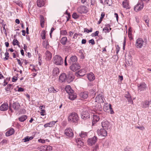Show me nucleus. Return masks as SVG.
Segmentation results:
<instances>
[{
    "label": "nucleus",
    "mask_w": 151,
    "mask_h": 151,
    "mask_svg": "<svg viewBox=\"0 0 151 151\" xmlns=\"http://www.w3.org/2000/svg\"><path fill=\"white\" fill-rule=\"evenodd\" d=\"M79 119V117L77 113L73 112L70 114L68 117V120L71 123H76Z\"/></svg>",
    "instance_id": "f257e3e1"
},
{
    "label": "nucleus",
    "mask_w": 151,
    "mask_h": 151,
    "mask_svg": "<svg viewBox=\"0 0 151 151\" xmlns=\"http://www.w3.org/2000/svg\"><path fill=\"white\" fill-rule=\"evenodd\" d=\"M53 62L57 65H62L63 63V60L61 56L56 55L53 57Z\"/></svg>",
    "instance_id": "f03ea898"
},
{
    "label": "nucleus",
    "mask_w": 151,
    "mask_h": 151,
    "mask_svg": "<svg viewBox=\"0 0 151 151\" xmlns=\"http://www.w3.org/2000/svg\"><path fill=\"white\" fill-rule=\"evenodd\" d=\"M20 106L19 104L17 102H15L12 104H10L9 109L12 112H13L12 108H13L14 110L17 111L20 108Z\"/></svg>",
    "instance_id": "7ed1b4c3"
},
{
    "label": "nucleus",
    "mask_w": 151,
    "mask_h": 151,
    "mask_svg": "<svg viewBox=\"0 0 151 151\" xmlns=\"http://www.w3.org/2000/svg\"><path fill=\"white\" fill-rule=\"evenodd\" d=\"M144 3L141 1H139L137 4L134 7V9L137 12L141 10L143 8Z\"/></svg>",
    "instance_id": "20e7f679"
},
{
    "label": "nucleus",
    "mask_w": 151,
    "mask_h": 151,
    "mask_svg": "<svg viewBox=\"0 0 151 151\" xmlns=\"http://www.w3.org/2000/svg\"><path fill=\"white\" fill-rule=\"evenodd\" d=\"M144 41L141 38H139L136 40L135 43V46L137 48H141L142 46L144 43Z\"/></svg>",
    "instance_id": "39448f33"
},
{
    "label": "nucleus",
    "mask_w": 151,
    "mask_h": 151,
    "mask_svg": "<svg viewBox=\"0 0 151 151\" xmlns=\"http://www.w3.org/2000/svg\"><path fill=\"white\" fill-rule=\"evenodd\" d=\"M95 102L99 103H103L104 102L103 96L102 93L98 95L96 97Z\"/></svg>",
    "instance_id": "423d86ee"
},
{
    "label": "nucleus",
    "mask_w": 151,
    "mask_h": 151,
    "mask_svg": "<svg viewBox=\"0 0 151 151\" xmlns=\"http://www.w3.org/2000/svg\"><path fill=\"white\" fill-rule=\"evenodd\" d=\"M65 134L69 137H73V133L72 129L68 128L66 129L64 131Z\"/></svg>",
    "instance_id": "0eeeda50"
},
{
    "label": "nucleus",
    "mask_w": 151,
    "mask_h": 151,
    "mask_svg": "<svg viewBox=\"0 0 151 151\" xmlns=\"http://www.w3.org/2000/svg\"><path fill=\"white\" fill-rule=\"evenodd\" d=\"M97 132L99 135L101 136L105 137L107 135V133L106 129L101 128L97 130Z\"/></svg>",
    "instance_id": "6e6552de"
},
{
    "label": "nucleus",
    "mask_w": 151,
    "mask_h": 151,
    "mask_svg": "<svg viewBox=\"0 0 151 151\" xmlns=\"http://www.w3.org/2000/svg\"><path fill=\"white\" fill-rule=\"evenodd\" d=\"M97 141V138L96 137L94 136L93 137L88 139V142L89 145L92 146Z\"/></svg>",
    "instance_id": "1a4fd4ad"
},
{
    "label": "nucleus",
    "mask_w": 151,
    "mask_h": 151,
    "mask_svg": "<svg viewBox=\"0 0 151 151\" xmlns=\"http://www.w3.org/2000/svg\"><path fill=\"white\" fill-rule=\"evenodd\" d=\"M71 64L72 65L70 66V68L73 71H75L80 68V65L78 64L74 63Z\"/></svg>",
    "instance_id": "9d476101"
},
{
    "label": "nucleus",
    "mask_w": 151,
    "mask_h": 151,
    "mask_svg": "<svg viewBox=\"0 0 151 151\" xmlns=\"http://www.w3.org/2000/svg\"><path fill=\"white\" fill-rule=\"evenodd\" d=\"M102 126L103 128L108 129L110 128V124L107 121H104L102 123Z\"/></svg>",
    "instance_id": "9b49d317"
},
{
    "label": "nucleus",
    "mask_w": 151,
    "mask_h": 151,
    "mask_svg": "<svg viewBox=\"0 0 151 151\" xmlns=\"http://www.w3.org/2000/svg\"><path fill=\"white\" fill-rule=\"evenodd\" d=\"M146 85L144 83H142L138 85V89L140 91H144L146 88Z\"/></svg>",
    "instance_id": "f8f14e48"
},
{
    "label": "nucleus",
    "mask_w": 151,
    "mask_h": 151,
    "mask_svg": "<svg viewBox=\"0 0 151 151\" xmlns=\"http://www.w3.org/2000/svg\"><path fill=\"white\" fill-rule=\"evenodd\" d=\"M74 79V76L72 72H70L68 75V77L67 76L66 81L69 83L72 81Z\"/></svg>",
    "instance_id": "ddd939ff"
},
{
    "label": "nucleus",
    "mask_w": 151,
    "mask_h": 151,
    "mask_svg": "<svg viewBox=\"0 0 151 151\" xmlns=\"http://www.w3.org/2000/svg\"><path fill=\"white\" fill-rule=\"evenodd\" d=\"M67 76L65 73H63L60 76L59 81L60 82L66 81Z\"/></svg>",
    "instance_id": "4468645a"
},
{
    "label": "nucleus",
    "mask_w": 151,
    "mask_h": 151,
    "mask_svg": "<svg viewBox=\"0 0 151 151\" xmlns=\"http://www.w3.org/2000/svg\"><path fill=\"white\" fill-rule=\"evenodd\" d=\"M77 61V58L75 55L72 56L70 58L69 63L70 64L76 63Z\"/></svg>",
    "instance_id": "2eb2a0df"
},
{
    "label": "nucleus",
    "mask_w": 151,
    "mask_h": 151,
    "mask_svg": "<svg viewBox=\"0 0 151 151\" xmlns=\"http://www.w3.org/2000/svg\"><path fill=\"white\" fill-rule=\"evenodd\" d=\"M100 119V116L96 115H93L92 122V125H94L96 122L99 121Z\"/></svg>",
    "instance_id": "dca6fc26"
},
{
    "label": "nucleus",
    "mask_w": 151,
    "mask_h": 151,
    "mask_svg": "<svg viewBox=\"0 0 151 151\" xmlns=\"http://www.w3.org/2000/svg\"><path fill=\"white\" fill-rule=\"evenodd\" d=\"M76 145L78 148L81 147L83 145V142L81 140L80 138H78L76 139Z\"/></svg>",
    "instance_id": "f3484780"
},
{
    "label": "nucleus",
    "mask_w": 151,
    "mask_h": 151,
    "mask_svg": "<svg viewBox=\"0 0 151 151\" xmlns=\"http://www.w3.org/2000/svg\"><path fill=\"white\" fill-rule=\"evenodd\" d=\"M68 94L69 95V99L70 100H73L77 97L76 94V93H74V91H73V92H71Z\"/></svg>",
    "instance_id": "a211bd4d"
},
{
    "label": "nucleus",
    "mask_w": 151,
    "mask_h": 151,
    "mask_svg": "<svg viewBox=\"0 0 151 151\" xmlns=\"http://www.w3.org/2000/svg\"><path fill=\"white\" fill-rule=\"evenodd\" d=\"M95 111H96V112H98L99 111H101L102 109V106L100 103H97L96 106H94L93 108Z\"/></svg>",
    "instance_id": "6ab92c4d"
},
{
    "label": "nucleus",
    "mask_w": 151,
    "mask_h": 151,
    "mask_svg": "<svg viewBox=\"0 0 151 151\" xmlns=\"http://www.w3.org/2000/svg\"><path fill=\"white\" fill-rule=\"evenodd\" d=\"M9 107L8 105L6 103H4L1 105L0 107V110L1 111H5L7 110Z\"/></svg>",
    "instance_id": "aec40b11"
},
{
    "label": "nucleus",
    "mask_w": 151,
    "mask_h": 151,
    "mask_svg": "<svg viewBox=\"0 0 151 151\" xmlns=\"http://www.w3.org/2000/svg\"><path fill=\"white\" fill-rule=\"evenodd\" d=\"M125 97L127 98V99L128 102L129 103L131 104H133V101L131 98V96L130 95L128 92H127V93L125 94Z\"/></svg>",
    "instance_id": "412c9836"
},
{
    "label": "nucleus",
    "mask_w": 151,
    "mask_h": 151,
    "mask_svg": "<svg viewBox=\"0 0 151 151\" xmlns=\"http://www.w3.org/2000/svg\"><path fill=\"white\" fill-rule=\"evenodd\" d=\"M150 102L147 100L142 102L141 104L143 108H146L149 107Z\"/></svg>",
    "instance_id": "4be33fe9"
},
{
    "label": "nucleus",
    "mask_w": 151,
    "mask_h": 151,
    "mask_svg": "<svg viewBox=\"0 0 151 151\" xmlns=\"http://www.w3.org/2000/svg\"><path fill=\"white\" fill-rule=\"evenodd\" d=\"M88 80L90 81H93L95 79V76L92 73H90L87 75Z\"/></svg>",
    "instance_id": "5701e85b"
},
{
    "label": "nucleus",
    "mask_w": 151,
    "mask_h": 151,
    "mask_svg": "<svg viewBox=\"0 0 151 151\" xmlns=\"http://www.w3.org/2000/svg\"><path fill=\"white\" fill-rule=\"evenodd\" d=\"M14 132V129L12 128L8 129L6 132L5 134L6 136H9L13 134Z\"/></svg>",
    "instance_id": "b1692460"
},
{
    "label": "nucleus",
    "mask_w": 151,
    "mask_h": 151,
    "mask_svg": "<svg viewBox=\"0 0 151 151\" xmlns=\"http://www.w3.org/2000/svg\"><path fill=\"white\" fill-rule=\"evenodd\" d=\"M122 5L123 7L126 9H128L130 8L127 0H124L122 2Z\"/></svg>",
    "instance_id": "393cba45"
},
{
    "label": "nucleus",
    "mask_w": 151,
    "mask_h": 151,
    "mask_svg": "<svg viewBox=\"0 0 151 151\" xmlns=\"http://www.w3.org/2000/svg\"><path fill=\"white\" fill-rule=\"evenodd\" d=\"M80 96L81 98L86 99L88 97V93L87 92L81 93H80Z\"/></svg>",
    "instance_id": "a878e982"
},
{
    "label": "nucleus",
    "mask_w": 151,
    "mask_h": 151,
    "mask_svg": "<svg viewBox=\"0 0 151 151\" xmlns=\"http://www.w3.org/2000/svg\"><path fill=\"white\" fill-rule=\"evenodd\" d=\"M65 90L66 92L68 94H69L71 92H73V90L70 87V86L69 85L67 86L65 88Z\"/></svg>",
    "instance_id": "bb28decb"
},
{
    "label": "nucleus",
    "mask_w": 151,
    "mask_h": 151,
    "mask_svg": "<svg viewBox=\"0 0 151 151\" xmlns=\"http://www.w3.org/2000/svg\"><path fill=\"white\" fill-rule=\"evenodd\" d=\"M44 4V2L43 0H37V5L39 7H41Z\"/></svg>",
    "instance_id": "cd10ccee"
},
{
    "label": "nucleus",
    "mask_w": 151,
    "mask_h": 151,
    "mask_svg": "<svg viewBox=\"0 0 151 151\" xmlns=\"http://www.w3.org/2000/svg\"><path fill=\"white\" fill-rule=\"evenodd\" d=\"M45 55L46 56V58L47 60H50L52 58L51 53L48 51H47L45 52Z\"/></svg>",
    "instance_id": "c85d7f7f"
},
{
    "label": "nucleus",
    "mask_w": 151,
    "mask_h": 151,
    "mask_svg": "<svg viewBox=\"0 0 151 151\" xmlns=\"http://www.w3.org/2000/svg\"><path fill=\"white\" fill-rule=\"evenodd\" d=\"M33 137L32 136L29 137L28 136H27L22 139V141L24 142H26L29 141L30 140L32 139Z\"/></svg>",
    "instance_id": "c756f323"
},
{
    "label": "nucleus",
    "mask_w": 151,
    "mask_h": 151,
    "mask_svg": "<svg viewBox=\"0 0 151 151\" xmlns=\"http://www.w3.org/2000/svg\"><path fill=\"white\" fill-rule=\"evenodd\" d=\"M85 8L86 7L85 6L79 7L78 8L77 11L78 12L81 14H82L84 12H86V11L84 10V9H85Z\"/></svg>",
    "instance_id": "7c9ffc66"
},
{
    "label": "nucleus",
    "mask_w": 151,
    "mask_h": 151,
    "mask_svg": "<svg viewBox=\"0 0 151 151\" xmlns=\"http://www.w3.org/2000/svg\"><path fill=\"white\" fill-rule=\"evenodd\" d=\"M40 18L41 26L42 28H43L44 27V26L45 19L44 17L42 15L40 16Z\"/></svg>",
    "instance_id": "2f4dec72"
},
{
    "label": "nucleus",
    "mask_w": 151,
    "mask_h": 151,
    "mask_svg": "<svg viewBox=\"0 0 151 151\" xmlns=\"http://www.w3.org/2000/svg\"><path fill=\"white\" fill-rule=\"evenodd\" d=\"M67 41V37H64L62 38L60 40V42L63 45H65Z\"/></svg>",
    "instance_id": "473e14b6"
},
{
    "label": "nucleus",
    "mask_w": 151,
    "mask_h": 151,
    "mask_svg": "<svg viewBox=\"0 0 151 151\" xmlns=\"http://www.w3.org/2000/svg\"><path fill=\"white\" fill-rule=\"evenodd\" d=\"M27 118V116L26 115H23L21 117L19 118V121L23 122L25 121Z\"/></svg>",
    "instance_id": "72a5a7b5"
},
{
    "label": "nucleus",
    "mask_w": 151,
    "mask_h": 151,
    "mask_svg": "<svg viewBox=\"0 0 151 151\" xmlns=\"http://www.w3.org/2000/svg\"><path fill=\"white\" fill-rule=\"evenodd\" d=\"M86 72V71L85 70H81L78 71V75L80 76H83L85 74Z\"/></svg>",
    "instance_id": "f704fd0d"
},
{
    "label": "nucleus",
    "mask_w": 151,
    "mask_h": 151,
    "mask_svg": "<svg viewBox=\"0 0 151 151\" xmlns=\"http://www.w3.org/2000/svg\"><path fill=\"white\" fill-rule=\"evenodd\" d=\"M59 73V69L57 68H54L53 70V74L54 76L57 75Z\"/></svg>",
    "instance_id": "c9c22d12"
},
{
    "label": "nucleus",
    "mask_w": 151,
    "mask_h": 151,
    "mask_svg": "<svg viewBox=\"0 0 151 151\" xmlns=\"http://www.w3.org/2000/svg\"><path fill=\"white\" fill-rule=\"evenodd\" d=\"M79 136L81 138H85L87 136V133L86 132H81V133L79 134Z\"/></svg>",
    "instance_id": "e433bc0d"
},
{
    "label": "nucleus",
    "mask_w": 151,
    "mask_h": 151,
    "mask_svg": "<svg viewBox=\"0 0 151 151\" xmlns=\"http://www.w3.org/2000/svg\"><path fill=\"white\" fill-rule=\"evenodd\" d=\"M47 145L42 146L39 147V150L42 151H47Z\"/></svg>",
    "instance_id": "4c0bfd02"
},
{
    "label": "nucleus",
    "mask_w": 151,
    "mask_h": 151,
    "mask_svg": "<svg viewBox=\"0 0 151 151\" xmlns=\"http://www.w3.org/2000/svg\"><path fill=\"white\" fill-rule=\"evenodd\" d=\"M46 32L45 30H43L41 33V36L43 40L45 39V38Z\"/></svg>",
    "instance_id": "58836bf2"
},
{
    "label": "nucleus",
    "mask_w": 151,
    "mask_h": 151,
    "mask_svg": "<svg viewBox=\"0 0 151 151\" xmlns=\"http://www.w3.org/2000/svg\"><path fill=\"white\" fill-rule=\"evenodd\" d=\"M48 91L50 92L55 93L57 92L53 87H51L48 89Z\"/></svg>",
    "instance_id": "ea45409f"
},
{
    "label": "nucleus",
    "mask_w": 151,
    "mask_h": 151,
    "mask_svg": "<svg viewBox=\"0 0 151 151\" xmlns=\"http://www.w3.org/2000/svg\"><path fill=\"white\" fill-rule=\"evenodd\" d=\"M56 123L55 122L52 121L47 123L49 127H52L54 126Z\"/></svg>",
    "instance_id": "a19ab883"
},
{
    "label": "nucleus",
    "mask_w": 151,
    "mask_h": 151,
    "mask_svg": "<svg viewBox=\"0 0 151 151\" xmlns=\"http://www.w3.org/2000/svg\"><path fill=\"white\" fill-rule=\"evenodd\" d=\"M48 45V43L46 41H44L42 43L43 47L45 48L47 47V45Z\"/></svg>",
    "instance_id": "79ce46f5"
},
{
    "label": "nucleus",
    "mask_w": 151,
    "mask_h": 151,
    "mask_svg": "<svg viewBox=\"0 0 151 151\" xmlns=\"http://www.w3.org/2000/svg\"><path fill=\"white\" fill-rule=\"evenodd\" d=\"M60 34L63 35H67V32L66 30H61L60 32Z\"/></svg>",
    "instance_id": "37998d69"
},
{
    "label": "nucleus",
    "mask_w": 151,
    "mask_h": 151,
    "mask_svg": "<svg viewBox=\"0 0 151 151\" xmlns=\"http://www.w3.org/2000/svg\"><path fill=\"white\" fill-rule=\"evenodd\" d=\"M111 30V28H110L109 29H108L107 27H106L104 28L103 29V31L104 32H108L110 31Z\"/></svg>",
    "instance_id": "c03bdc74"
},
{
    "label": "nucleus",
    "mask_w": 151,
    "mask_h": 151,
    "mask_svg": "<svg viewBox=\"0 0 151 151\" xmlns=\"http://www.w3.org/2000/svg\"><path fill=\"white\" fill-rule=\"evenodd\" d=\"M9 53L7 52H6L5 53V57L4 59V60H6L8 59V58H9Z\"/></svg>",
    "instance_id": "a18cd8bd"
},
{
    "label": "nucleus",
    "mask_w": 151,
    "mask_h": 151,
    "mask_svg": "<svg viewBox=\"0 0 151 151\" xmlns=\"http://www.w3.org/2000/svg\"><path fill=\"white\" fill-rule=\"evenodd\" d=\"M90 117V116L88 113L87 114H85L83 113V115L82 116V118L83 119H84V118H88Z\"/></svg>",
    "instance_id": "49530a36"
},
{
    "label": "nucleus",
    "mask_w": 151,
    "mask_h": 151,
    "mask_svg": "<svg viewBox=\"0 0 151 151\" xmlns=\"http://www.w3.org/2000/svg\"><path fill=\"white\" fill-rule=\"evenodd\" d=\"M72 17L75 19H77L79 17V16L76 13H74L72 15Z\"/></svg>",
    "instance_id": "de8ad7c7"
},
{
    "label": "nucleus",
    "mask_w": 151,
    "mask_h": 151,
    "mask_svg": "<svg viewBox=\"0 0 151 151\" xmlns=\"http://www.w3.org/2000/svg\"><path fill=\"white\" fill-rule=\"evenodd\" d=\"M12 84H9L7 85V87L5 88V90L6 91H9L12 87Z\"/></svg>",
    "instance_id": "09e8293b"
},
{
    "label": "nucleus",
    "mask_w": 151,
    "mask_h": 151,
    "mask_svg": "<svg viewBox=\"0 0 151 151\" xmlns=\"http://www.w3.org/2000/svg\"><path fill=\"white\" fill-rule=\"evenodd\" d=\"M19 43V42L17 40L14 39L13 40V44L14 45H18Z\"/></svg>",
    "instance_id": "8fccbe9b"
},
{
    "label": "nucleus",
    "mask_w": 151,
    "mask_h": 151,
    "mask_svg": "<svg viewBox=\"0 0 151 151\" xmlns=\"http://www.w3.org/2000/svg\"><path fill=\"white\" fill-rule=\"evenodd\" d=\"M92 31V29L91 28L90 30H89L87 28L84 29V32H86L87 33H88L89 32H91Z\"/></svg>",
    "instance_id": "3c124183"
},
{
    "label": "nucleus",
    "mask_w": 151,
    "mask_h": 151,
    "mask_svg": "<svg viewBox=\"0 0 151 151\" xmlns=\"http://www.w3.org/2000/svg\"><path fill=\"white\" fill-rule=\"evenodd\" d=\"M109 109L110 111V113L111 114H112L114 113V111L112 109V108L111 107V104H109V106L108 107V108L107 109Z\"/></svg>",
    "instance_id": "603ef678"
},
{
    "label": "nucleus",
    "mask_w": 151,
    "mask_h": 151,
    "mask_svg": "<svg viewBox=\"0 0 151 151\" xmlns=\"http://www.w3.org/2000/svg\"><path fill=\"white\" fill-rule=\"evenodd\" d=\"M93 151H97L99 148V146L98 145H96L95 146L93 147Z\"/></svg>",
    "instance_id": "864d4df0"
},
{
    "label": "nucleus",
    "mask_w": 151,
    "mask_h": 151,
    "mask_svg": "<svg viewBox=\"0 0 151 151\" xmlns=\"http://www.w3.org/2000/svg\"><path fill=\"white\" fill-rule=\"evenodd\" d=\"M45 111L44 109H42L40 112V114L41 115L44 116L45 115Z\"/></svg>",
    "instance_id": "5fc2aeb1"
},
{
    "label": "nucleus",
    "mask_w": 151,
    "mask_h": 151,
    "mask_svg": "<svg viewBox=\"0 0 151 151\" xmlns=\"http://www.w3.org/2000/svg\"><path fill=\"white\" fill-rule=\"evenodd\" d=\"M99 33V31H96L94 33H93V36H98Z\"/></svg>",
    "instance_id": "6e6d98bb"
},
{
    "label": "nucleus",
    "mask_w": 151,
    "mask_h": 151,
    "mask_svg": "<svg viewBox=\"0 0 151 151\" xmlns=\"http://www.w3.org/2000/svg\"><path fill=\"white\" fill-rule=\"evenodd\" d=\"M38 141L42 143H44L45 142V140L44 139H39Z\"/></svg>",
    "instance_id": "4d7b16f0"
},
{
    "label": "nucleus",
    "mask_w": 151,
    "mask_h": 151,
    "mask_svg": "<svg viewBox=\"0 0 151 151\" xmlns=\"http://www.w3.org/2000/svg\"><path fill=\"white\" fill-rule=\"evenodd\" d=\"M89 42L90 43H91L92 45H94L95 44L94 40L93 39H91L89 41Z\"/></svg>",
    "instance_id": "13d9d810"
},
{
    "label": "nucleus",
    "mask_w": 151,
    "mask_h": 151,
    "mask_svg": "<svg viewBox=\"0 0 151 151\" xmlns=\"http://www.w3.org/2000/svg\"><path fill=\"white\" fill-rule=\"evenodd\" d=\"M46 149H47V151L48 150H52V148L50 146H47Z\"/></svg>",
    "instance_id": "bf43d9fd"
},
{
    "label": "nucleus",
    "mask_w": 151,
    "mask_h": 151,
    "mask_svg": "<svg viewBox=\"0 0 151 151\" xmlns=\"http://www.w3.org/2000/svg\"><path fill=\"white\" fill-rule=\"evenodd\" d=\"M146 18V19H145V22L147 24V25L148 27H149V20L148 19V18H147V17Z\"/></svg>",
    "instance_id": "052dcab7"
},
{
    "label": "nucleus",
    "mask_w": 151,
    "mask_h": 151,
    "mask_svg": "<svg viewBox=\"0 0 151 151\" xmlns=\"http://www.w3.org/2000/svg\"><path fill=\"white\" fill-rule=\"evenodd\" d=\"M120 50V47L118 46H117L116 47V53L117 54Z\"/></svg>",
    "instance_id": "680f3d73"
},
{
    "label": "nucleus",
    "mask_w": 151,
    "mask_h": 151,
    "mask_svg": "<svg viewBox=\"0 0 151 151\" xmlns=\"http://www.w3.org/2000/svg\"><path fill=\"white\" fill-rule=\"evenodd\" d=\"M17 4L19 6H22V3L20 1H17V2H16Z\"/></svg>",
    "instance_id": "e2e57ef3"
},
{
    "label": "nucleus",
    "mask_w": 151,
    "mask_h": 151,
    "mask_svg": "<svg viewBox=\"0 0 151 151\" xmlns=\"http://www.w3.org/2000/svg\"><path fill=\"white\" fill-rule=\"evenodd\" d=\"M105 16V14L104 12H102L101 14V17L100 18V19H102L104 16Z\"/></svg>",
    "instance_id": "0e129e2a"
},
{
    "label": "nucleus",
    "mask_w": 151,
    "mask_h": 151,
    "mask_svg": "<svg viewBox=\"0 0 151 151\" xmlns=\"http://www.w3.org/2000/svg\"><path fill=\"white\" fill-rule=\"evenodd\" d=\"M78 35V34H77V33H75L73 35V38L75 39L77 38Z\"/></svg>",
    "instance_id": "69168bd1"
},
{
    "label": "nucleus",
    "mask_w": 151,
    "mask_h": 151,
    "mask_svg": "<svg viewBox=\"0 0 151 151\" xmlns=\"http://www.w3.org/2000/svg\"><path fill=\"white\" fill-rule=\"evenodd\" d=\"M18 63L20 65V66H22V63H21L20 60L18 59H17Z\"/></svg>",
    "instance_id": "338daca9"
},
{
    "label": "nucleus",
    "mask_w": 151,
    "mask_h": 151,
    "mask_svg": "<svg viewBox=\"0 0 151 151\" xmlns=\"http://www.w3.org/2000/svg\"><path fill=\"white\" fill-rule=\"evenodd\" d=\"M124 151H130V148L128 147H126L124 149Z\"/></svg>",
    "instance_id": "774afa93"
}]
</instances>
